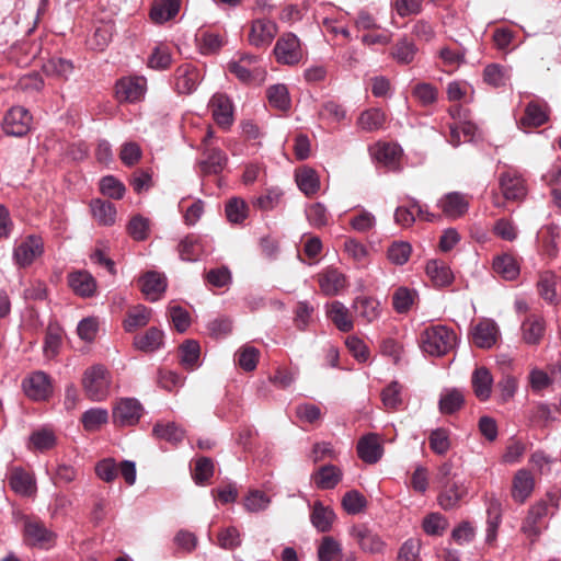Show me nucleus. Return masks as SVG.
<instances>
[{
  "mask_svg": "<svg viewBox=\"0 0 561 561\" xmlns=\"http://www.w3.org/2000/svg\"><path fill=\"white\" fill-rule=\"evenodd\" d=\"M548 515V503L545 501L534 504L522 525V531L534 542L540 536L542 519Z\"/></svg>",
  "mask_w": 561,
  "mask_h": 561,
  "instance_id": "obj_13",
  "label": "nucleus"
},
{
  "mask_svg": "<svg viewBox=\"0 0 561 561\" xmlns=\"http://www.w3.org/2000/svg\"><path fill=\"white\" fill-rule=\"evenodd\" d=\"M151 318V310L144 305H137L129 309L126 319L124 320V329L127 332L136 331L139 328L147 325Z\"/></svg>",
  "mask_w": 561,
  "mask_h": 561,
  "instance_id": "obj_35",
  "label": "nucleus"
},
{
  "mask_svg": "<svg viewBox=\"0 0 561 561\" xmlns=\"http://www.w3.org/2000/svg\"><path fill=\"white\" fill-rule=\"evenodd\" d=\"M108 421V412L103 408H92L87 410L82 416L81 422L85 431H99Z\"/></svg>",
  "mask_w": 561,
  "mask_h": 561,
  "instance_id": "obj_45",
  "label": "nucleus"
},
{
  "mask_svg": "<svg viewBox=\"0 0 561 561\" xmlns=\"http://www.w3.org/2000/svg\"><path fill=\"white\" fill-rule=\"evenodd\" d=\"M471 383L473 392L479 400L485 401L491 397L493 377L488 368H476L472 373Z\"/></svg>",
  "mask_w": 561,
  "mask_h": 561,
  "instance_id": "obj_29",
  "label": "nucleus"
},
{
  "mask_svg": "<svg viewBox=\"0 0 561 561\" xmlns=\"http://www.w3.org/2000/svg\"><path fill=\"white\" fill-rule=\"evenodd\" d=\"M271 499L262 491L251 490L244 497V508L250 513H257L268 507Z\"/></svg>",
  "mask_w": 561,
  "mask_h": 561,
  "instance_id": "obj_55",
  "label": "nucleus"
},
{
  "mask_svg": "<svg viewBox=\"0 0 561 561\" xmlns=\"http://www.w3.org/2000/svg\"><path fill=\"white\" fill-rule=\"evenodd\" d=\"M511 79V71L507 67L499 64H490L483 69V80L493 88L506 85Z\"/></svg>",
  "mask_w": 561,
  "mask_h": 561,
  "instance_id": "obj_37",
  "label": "nucleus"
},
{
  "mask_svg": "<svg viewBox=\"0 0 561 561\" xmlns=\"http://www.w3.org/2000/svg\"><path fill=\"white\" fill-rule=\"evenodd\" d=\"M218 545L228 550L238 548L241 545L240 531L233 526L221 529L218 534Z\"/></svg>",
  "mask_w": 561,
  "mask_h": 561,
  "instance_id": "obj_64",
  "label": "nucleus"
},
{
  "mask_svg": "<svg viewBox=\"0 0 561 561\" xmlns=\"http://www.w3.org/2000/svg\"><path fill=\"white\" fill-rule=\"evenodd\" d=\"M463 396L457 389L446 390L439 399V410L444 414H450L460 409Z\"/></svg>",
  "mask_w": 561,
  "mask_h": 561,
  "instance_id": "obj_54",
  "label": "nucleus"
},
{
  "mask_svg": "<svg viewBox=\"0 0 561 561\" xmlns=\"http://www.w3.org/2000/svg\"><path fill=\"white\" fill-rule=\"evenodd\" d=\"M468 486L465 482H448L442 485L438 495V504L445 511L453 510L458 506L459 502L467 495Z\"/></svg>",
  "mask_w": 561,
  "mask_h": 561,
  "instance_id": "obj_19",
  "label": "nucleus"
},
{
  "mask_svg": "<svg viewBox=\"0 0 561 561\" xmlns=\"http://www.w3.org/2000/svg\"><path fill=\"white\" fill-rule=\"evenodd\" d=\"M90 209L99 225L112 226L115 224L117 210L113 203L95 198L91 201Z\"/></svg>",
  "mask_w": 561,
  "mask_h": 561,
  "instance_id": "obj_30",
  "label": "nucleus"
},
{
  "mask_svg": "<svg viewBox=\"0 0 561 561\" xmlns=\"http://www.w3.org/2000/svg\"><path fill=\"white\" fill-rule=\"evenodd\" d=\"M175 89L181 94H191L198 87L202 75L197 67L192 64L179 66L174 73Z\"/></svg>",
  "mask_w": 561,
  "mask_h": 561,
  "instance_id": "obj_16",
  "label": "nucleus"
},
{
  "mask_svg": "<svg viewBox=\"0 0 561 561\" xmlns=\"http://www.w3.org/2000/svg\"><path fill=\"white\" fill-rule=\"evenodd\" d=\"M44 71L66 79L72 73L73 65L68 59L51 58L44 65Z\"/></svg>",
  "mask_w": 561,
  "mask_h": 561,
  "instance_id": "obj_60",
  "label": "nucleus"
},
{
  "mask_svg": "<svg viewBox=\"0 0 561 561\" xmlns=\"http://www.w3.org/2000/svg\"><path fill=\"white\" fill-rule=\"evenodd\" d=\"M163 342V332L157 328H150L146 333L135 336L134 345L142 352H153L158 350Z\"/></svg>",
  "mask_w": 561,
  "mask_h": 561,
  "instance_id": "obj_38",
  "label": "nucleus"
},
{
  "mask_svg": "<svg viewBox=\"0 0 561 561\" xmlns=\"http://www.w3.org/2000/svg\"><path fill=\"white\" fill-rule=\"evenodd\" d=\"M153 434L161 439L176 444L184 437V431L174 423L156 424Z\"/></svg>",
  "mask_w": 561,
  "mask_h": 561,
  "instance_id": "obj_56",
  "label": "nucleus"
},
{
  "mask_svg": "<svg viewBox=\"0 0 561 561\" xmlns=\"http://www.w3.org/2000/svg\"><path fill=\"white\" fill-rule=\"evenodd\" d=\"M181 0H158L150 10L154 23L162 24L173 19L180 11Z\"/></svg>",
  "mask_w": 561,
  "mask_h": 561,
  "instance_id": "obj_32",
  "label": "nucleus"
},
{
  "mask_svg": "<svg viewBox=\"0 0 561 561\" xmlns=\"http://www.w3.org/2000/svg\"><path fill=\"white\" fill-rule=\"evenodd\" d=\"M82 387L91 401H103L111 393L112 375L103 365H93L84 371Z\"/></svg>",
  "mask_w": 561,
  "mask_h": 561,
  "instance_id": "obj_2",
  "label": "nucleus"
},
{
  "mask_svg": "<svg viewBox=\"0 0 561 561\" xmlns=\"http://www.w3.org/2000/svg\"><path fill=\"white\" fill-rule=\"evenodd\" d=\"M350 225L353 230L364 233L375 227L376 218L371 213L362 209L350 219Z\"/></svg>",
  "mask_w": 561,
  "mask_h": 561,
  "instance_id": "obj_63",
  "label": "nucleus"
},
{
  "mask_svg": "<svg viewBox=\"0 0 561 561\" xmlns=\"http://www.w3.org/2000/svg\"><path fill=\"white\" fill-rule=\"evenodd\" d=\"M407 199L408 205L399 206L394 211L397 224L409 227L415 221L416 216L425 221H433L436 218L434 214L430 213L415 198L407 197Z\"/></svg>",
  "mask_w": 561,
  "mask_h": 561,
  "instance_id": "obj_10",
  "label": "nucleus"
},
{
  "mask_svg": "<svg viewBox=\"0 0 561 561\" xmlns=\"http://www.w3.org/2000/svg\"><path fill=\"white\" fill-rule=\"evenodd\" d=\"M557 276L552 272H543L540 274L538 280V291L539 295L549 304H557Z\"/></svg>",
  "mask_w": 561,
  "mask_h": 561,
  "instance_id": "obj_50",
  "label": "nucleus"
},
{
  "mask_svg": "<svg viewBox=\"0 0 561 561\" xmlns=\"http://www.w3.org/2000/svg\"><path fill=\"white\" fill-rule=\"evenodd\" d=\"M112 36L113 24H102L95 28L93 36L90 38V45L93 49L103 50L111 42Z\"/></svg>",
  "mask_w": 561,
  "mask_h": 561,
  "instance_id": "obj_61",
  "label": "nucleus"
},
{
  "mask_svg": "<svg viewBox=\"0 0 561 561\" xmlns=\"http://www.w3.org/2000/svg\"><path fill=\"white\" fill-rule=\"evenodd\" d=\"M488 520L485 541L493 543L496 540L497 529L502 520V507L500 501L495 496H491L488 501Z\"/></svg>",
  "mask_w": 561,
  "mask_h": 561,
  "instance_id": "obj_31",
  "label": "nucleus"
},
{
  "mask_svg": "<svg viewBox=\"0 0 561 561\" xmlns=\"http://www.w3.org/2000/svg\"><path fill=\"white\" fill-rule=\"evenodd\" d=\"M100 192L113 199H122L125 195L126 187L123 182L113 175H105L100 180Z\"/></svg>",
  "mask_w": 561,
  "mask_h": 561,
  "instance_id": "obj_53",
  "label": "nucleus"
},
{
  "mask_svg": "<svg viewBox=\"0 0 561 561\" xmlns=\"http://www.w3.org/2000/svg\"><path fill=\"white\" fill-rule=\"evenodd\" d=\"M68 284L75 294L81 297H91L96 291V282L94 277L85 271L70 273L68 276Z\"/></svg>",
  "mask_w": 561,
  "mask_h": 561,
  "instance_id": "obj_26",
  "label": "nucleus"
},
{
  "mask_svg": "<svg viewBox=\"0 0 561 561\" xmlns=\"http://www.w3.org/2000/svg\"><path fill=\"white\" fill-rule=\"evenodd\" d=\"M428 444L436 455L447 454L451 446L449 431L443 427L433 430L428 436Z\"/></svg>",
  "mask_w": 561,
  "mask_h": 561,
  "instance_id": "obj_51",
  "label": "nucleus"
},
{
  "mask_svg": "<svg viewBox=\"0 0 561 561\" xmlns=\"http://www.w3.org/2000/svg\"><path fill=\"white\" fill-rule=\"evenodd\" d=\"M205 159L198 162L203 174H219L226 167L228 158L226 153L218 148H206Z\"/></svg>",
  "mask_w": 561,
  "mask_h": 561,
  "instance_id": "obj_28",
  "label": "nucleus"
},
{
  "mask_svg": "<svg viewBox=\"0 0 561 561\" xmlns=\"http://www.w3.org/2000/svg\"><path fill=\"white\" fill-rule=\"evenodd\" d=\"M391 300L393 310L399 314H405L419 301V293L414 288L400 286L394 289Z\"/></svg>",
  "mask_w": 561,
  "mask_h": 561,
  "instance_id": "obj_25",
  "label": "nucleus"
},
{
  "mask_svg": "<svg viewBox=\"0 0 561 561\" xmlns=\"http://www.w3.org/2000/svg\"><path fill=\"white\" fill-rule=\"evenodd\" d=\"M216 124L227 130L233 124V104L225 93H215L208 103Z\"/></svg>",
  "mask_w": 561,
  "mask_h": 561,
  "instance_id": "obj_9",
  "label": "nucleus"
},
{
  "mask_svg": "<svg viewBox=\"0 0 561 561\" xmlns=\"http://www.w3.org/2000/svg\"><path fill=\"white\" fill-rule=\"evenodd\" d=\"M417 50L412 41L403 37L394 44L390 55L399 65H409L414 60Z\"/></svg>",
  "mask_w": 561,
  "mask_h": 561,
  "instance_id": "obj_39",
  "label": "nucleus"
},
{
  "mask_svg": "<svg viewBox=\"0 0 561 561\" xmlns=\"http://www.w3.org/2000/svg\"><path fill=\"white\" fill-rule=\"evenodd\" d=\"M139 288L149 301H158L162 298L168 287L167 276L158 271H147L138 278Z\"/></svg>",
  "mask_w": 561,
  "mask_h": 561,
  "instance_id": "obj_8",
  "label": "nucleus"
},
{
  "mask_svg": "<svg viewBox=\"0 0 561 561\" xmlns=\"http://www.w3.org/2000/svg\"><path fill=\"white\" fill-rule=\"evenodd\" d=\"M296 182L299 190L308 196L316 194L320 187L319 176L312 169H302L298 172Z\"/></svg>",
  "mask_w": 561,
  "mask_h": 561,
  "instance_id": "obj_49",
  "label": "nucleus"
},
{
  "mask_svg": "<svg viewBox=\"0 0 561 561\" xmlns=\"http://www.w3.org/2000/svg\"><path fill=\"white\" fill-rule=\"evenodd\" d=\"M448 141L454 146H459L462 141H469L476 134V126L467 121H460L449 126Z\"/></svg>",
  "mask_w": 561,
  "mask_h": 561,
  "instance_id": "obj_44",
  "label": "nucleus"
},
{
  "mask_svg": "<svg viewBox=\"0 0 561 561\" xmlns=\"http://www.w3.org/2000/svg\"><path fill=\"white\" fill-rule=\"evenodd\" d=\"M277 33L278 26L273 20L255 19L251 22L248 42L255 48H265L271 45Z\"/></svg>",
  "mask_w": 561,
  "mask_h": 561,
  "instance_id": "obj_5",
  "label": "nucleus"
},
{
  "mask_svg": "<svg viewBox=\"0 0 561 561\" xmlns=\"http://www.w3.org/2000/svg\"><path fill=\"white\" fill-rule=\"evenodd\" d=\"M493 270L504 279L513 280L519 275V265L511 254L499 255L493 261Z\"/></svg>",
  "mask_w": 561,
  "mask_h": 561,
  "instance_id": "obj_41",
  "label": "nucleus"
},
{
  "mask_svg": "<svg viewBox=\"0 0 561 561\" xmlns=\"http://www.w3.org/2000/svg\"><path fill=\"white\" fill-rule=\"evenodd\" d=\"M355 537L360 549L368 553H379L383 550L385 543L381 538L368 529H358Z\"/></svg>",
  "mask_w": 561,
  "mask_h": 561,
  "instance_id": "obj_46",
  "label": "nucleus"
},
{
  "mask_svg": "<svg viewBox=\"0 0 561 561\" xmlns=\"http://www.w3.org/2000/svg\"><path fill=\"white\" fill-rule=\"evenodd\" d=\"M523 339L527 344H538L545 332L543 320L530 316L522 324Z\"/></svg>",
  "mask_w": 561,
  "mask_h": 561,
  "instance_id": "obj_43",
  "label": "nucleus"
},
{
  "mask_svg": "<svg viewBox=\"0 0 561 561\" xmlns=\"http://www.w3.org/2000/svg\"><path fill=\"white\" fill-rule=\"evenodd\" d=\"M352 308L356 316L365 323L376 321L381 314L379 300L370 296H358L354 298Z\"/></svg>",
  "mask_w": 561,
  "mask_h": 561,
  "instance_id": "obj_20",
  "label": "nucleus"
},
{
  "mask_svg": "<svg viewBox=\"0 0 561 561\" xmlns=\"http://www.w3.org/2000/svg\"><path fill=\"white\" fill-rule=\"evenodd\" d=\"M25 394L35 401L46 400L51 393L49 377L43 371L31 374L23 381Z\"/></svg>",
  "mask_w": 561,
  "mask_h": 561,
  "instance_id": "obj_14",
  "label": "nucleus"
},
{
  "mask_svg": "<svg viewBox=\"0 0 561 561\" xmlns=\"http://www.w3.org/2000/svg\"><path fill=\"white\" fill-rule=\"evenodd\" d=\"M366 504V499L359 492L354 490L345 493L342 499L343 508L348 514L353 515L360 513L365 508Z\"/></svg>",
  "mask_w": 561,
  "mask_h": 561,
  "instance_id": "obj_62",
  "label": "nucleus"
},
{
  "mask_svg": "<svg viewBox=\"0 0 561 561\" xmlns=\"http://www.w3.org/2000/svg\"><path fill=\"white\" fill-rule=\"evenodd\" d=\"M266 96L270 102V105L279 111H288L291 106V100L289 96L288 89L283 83L271 85L266 90Z\"/></svg>",
  "mask_w": 561,
  "mask_h": 561,
  "instance_id": "obj_42",
  "label": "nucleus"
},
{
  "mask_svg": "<svg viewBox=\"0 0 561 561\" xmlns=\"http://www.w3.org/2000/svg\"><path fill=\"white\" fill-rule=\"evenodd\" d=\"M197 47L201 54L211 55L220 50L224 45V38L211 32H202L196 36Z\"/></svg>",
  "mask_w": 561,
  "mask_h": 561,
  "instance_id": "obj_47",
  "label": "nucleus"
},
{
  "mask_svg": "<svg viewBox=\"0 0 561 561\" xmlns=\"http://www.w3.org/2000/svg\"><path fill=\"white\" fill-rule=\"evenodd\" d=\"M33 117L23 106H12L2 119V130L8 136L23 137L32 127Z\"/></svg>",
  "mask_w": 561,
  "mask_h": 561,
  "instance_id": "obj_4",
  "label": "nucleus"
},
{
  "mask_svg": "<svg viewBox=\"0 0 561 561\" xmlns=\"http://www.w3.org/2000/svg\"><path fill=\"white\" fill-rule=\"evenodd\" d=\"M147 80L144 77L122 78L116 83V95L119 101L135 103L144 99Z\"/></svg>",
  "mask_w": 561,
  "mask_h": 561,
  "instance_id": "obj_11",
  "label": "nucleus"
},
{
  "mask_svg": "<svg viewBox=\"0 0 561 561\" xmlns=\"http://www.w3.org/2000/svg\"><path fill=\"white\" fill-rule=\"evenodd\" d=\"M320 290L325 296H337L346 290L348 283L346 276L335 268H328L318 274Z\"/></svg>",
  "mask_w": 561,
  "mask_h": 561,
  "instance_id": "obj_17",
  "label": "nucleus"
},
{
  "mask_svg": "<svg viewBox=\"0 0 561 561\" xmlns=\"http://www.w3.org/2000/svg\"><path fill=\"white\" fill-rule=\"evenodd\" d=\"M342 551L341 545L333 537H323L319 548V561H333Z\"/></svg>",
  "mask_w": 561,
  "mask_h": 561,
  "instance_id": "obj_59",
  "label": "nucleus"
},
{
  "mask_svg": "<svg viewBox=\"0 0 561 561\" xmlns=\"http://www.w3.org/2000/svg\"><path fill=\"white\" fill-rule=\"evenodd\" d=\"M273 53L278 64L294 66L304 58L300 39L294 33H285L277 41Z\"/></svg>",
  "mask_w": 561,
  "mask_h": 561,
  "instance_id": "obj_3",
  "label": "nucleus"
},
{
  "mask_svg": "<svg viewBox=\"0 0 561 561\" xmlns=\"http://www.w3.org/2000/svg\"><path fill=\"white\" fill-rule=\"evenodd\" d=\"M437 206L446 217L457 219L468 211L469 199L460 192H450L438 199Z\"/></svg>",
  "mask_w": 561,
  "mask_h": 561,
  "instance_id": "obj_15",
  "label": "nucleus"
},
{
  "mask_svg": "<svg viewBox=\"0 0 561 561\" xmlns=\"http://www.w3.org/2000/svg\"><path fill=\"white\" fill-rule=\"evenodd\" d=\"M142 407L136 399H119L113 408V422L117 426H131L138 423Z\"/></svg>",
  "mask_w": 561,
  "mask_h": 561,
  "instance_id": "obj_6",
  "label": "nucleus"
},
{
  "mask_svg": "<svg viewBox=\"0 0 561 561\" xmlns=\"http://www.w3.org/2000/svg\"><path fill=\"white\" fill-rule=\"evenodd\" d=\"M412 95L423 105L428 106L437 101V89L427 82H420L415 84L412 90Z\"/></svg>",
  "mask_w": 561,
  "mask_h": 561,
  "instance_id": "obj_58",
  "label": "nucleus"
},
{
  "mask_svg": "<svg viewBox=\"0 0 561 561\" xmlns=\"http://www.w3.org/2000/svg\"><path fill=\"white\" fill-rule=\"evenodd\" d=\"M448 525V519L436 512L427 514L422 522V528L428 536H443Z\"/></svg>",
  "mask_w": 561,
  "mask_h": 561,
  "instance_id": "obj_48",
  "label": "nucleus"
},
{
  "mask_svg": "<svg viewBox=\"0 0 561 561\" xmlns=\"http://www.w3.org/2000/svg\"><path fill=\"white\" fill-rule=\"evenodd\" d=\"M387 116L381 108L373 107L360 113L357 126L364 131L373 133L385 127Z\"/></svg>",
  "mask_w": 561,
  "mask_h": 561,
  "instance_id": "obj_33",
  "label": "nucleus"
},
{
  "mask_svg": "<svg viewBox=\"0 0 561 561\" xmlns=\"http://www.w3.org/2000/svg\"><path fill=\"white\" fill-rule=\"evenodd\" d=\"M312 525L321 533H327L331 529L335 519V514L330 507L323 506L322 503L317 502L313 505L310 516Z\"/></svg>",
  "mask_w": 561,
  "mask_h": 561,
  "instance_id": "obj_36",
  "label": "nucleus"
},
{
  "mask_svg": "<svg viewBox=\"0 0 561 561\" xmlns=\"http://www.w3.org/2000/svg\"><path fill=\"white\" fill-rule=\"evenodd\" d=\"M456 333L446 325L437 324L426 328L420 335L422 351L431 356H443L456 345Z\"/></svg>",
  "mask_w": 561,
  "mask_h": 561,
  "instance_id": "obj_1",
  "label": "nucleus"
},
{
  "mask_svg": "<svg viewBox=\"0 0 561 561\" xmlns=\"http://www.w3.org/2000/svg\"><path fill=\"white\" fill-rule=\"evenodd\" d=\"M341 479L342 471L333 465L323 466L313 474V481L320 489H333Z\"/></svg>",
  "mask_w": 561,
  "mask_h": 561,
  "instance_id": "obj_40",
  "label": "nucleus"
},
{
  "mask_svg": "<svg viewBox=\"0 0 561 561\" xmlns=\"http://www.w3.org/2000/svg\"><path fill=\"white\" fill-rule=\"evenodd\" d=\"M9 484L12 490L22 496H32L36 493L35 478L22 468H13L9 474Z\"/></svg>",
  "mask_w": 561,
  "mask_h": 561,
  "instance_id": "obj_23",
  "label": "nucleus"
},
{
  "mask_svg": "<svg viewBox=\"0 0 561 561\" xmlns=\"http://www.w3.org/2000/svg\"><path fill=\"white\" fill-rule=\"evenodd\" d=\"M325 313L330 321L342 332L354 329V320L348 308L341 301L334 300L325 305Z\"/></svg>",
  "mask_w": 561,
  "mask_h": 561,
  "instance_id": "obj_22",
  "label": "nucleus"
},
{
  "mask_svg": "<svg viewBox=\"0 0 561 561\" xmlns=\"http://www.w3.org/2000/svg\"><path fill=\"white\" fill-rule=\"evenodd\" d=\"M534 490V478L528 470H518L512 484V497L515 502L524 503Z\"/></svg>",
  "mask_w": 561,
  "mask_h": 561,
  "instance_id": "obj_27",
  "label": "nucleus"
},
{
  "mask_svg": "<svg viewBox=\"0 0 561 561\" xmlns=\"http://www.w3.org/2000/svg\"><path fill=\"white\" fill-rule=\"evenodd\" d=\"M250 208L247 202L240 197H231L225 206L227 220L233 225H241L249 217Z\"/></svg>",
  "mask_w": 561,
  "mask_h": 561,
  "instance_id": "obj_34",
  "label": "nucleus"
},
{
  "mask_svg": "<svg viewBox=\"0 0 561 561\" xmlns=\"http://www.w3.org/2000/svg\"><path fill=\"white\" fill-rule=\"evenodd\" d=\"M24 536L27 543L44 547L54 539V534L37 519L27 518L24 522Z\"/></svg>",
  "mask_w": 561,
  "mask_h": 561,
  "instance_id": "obj_24",
  "label": "nucleus"
},
{
  "mask_svg": "<svg viewBox=\"0 0 561 561\" xmlns=\"http://www.w3.org/2000/svg\"><path fill=\"white\" fill-rule=\"evenodd\" d=\"M358 457L366 463H376L382 457L383 448L377 434H367L357 443Z\"/></svg>",
  "mask_w": 561,
  "mask_h": 561,
  "instance_id": "obj_21",
  "label": "nucleus"
},
{
  "mask_svg": "<svg viewBox=\"0 0 561 561\" xmlns=\"http://www.w3.org/2000/svg\"><path fill=\"white\" fill-rule=\"evenodd\" d=\"M426 273L437 286H446L453 279L450 270L443 262L436 260L426 264Z\"/></svg>",
  "mask_w": 561,
  "mask_h": 561,
  "instance_id": "obj_52",
  "label": "nucleus"
},
{
  "mask_svg": "<svg viewBox=\"0 0 561 561\" xmlns=\"http://www.w3.org/2000/svg\"><path fill=\"white\" fill-rule=\"evenodd\" d=\"M499 181L505 199L522 201L526 196L525 180L516 170H508L502 173Z\"/></svg>",
  "mask_w": 561,
  "mask_h": 561,
  "instance_id": "obj_12",
  "label": "nucleus"
},
{
  "mask_svg": "<svg viewBox=\"0 0 561 561\" xmlns=\"http://www.w3.org/2000/svg\"><path fill=\"white\" fill-rule=\"evenodd\" d=\"M550 108L543 100H533L525 106L518 127L524 131L545 125L549 121Z\"/></svg>",
  "mask_w": 561,
  "mask_h": 561,
  "instance_id": "obj_7",
  "label": "nucleus"
},
{
  "mask_svg": "<svg viewBox=\"0 0 561 561\" xmlns=\"http://www.w3.org/2000/svg\"><path fill=\"white\" fill-rule=\"evenodd\" d=\"M149 219L141 215L134 216L127 226V231L136 242L145 241L149 233Z\"/></svg>",
  "mask_w": 561,
  "mask_h": 561,
  "instance_id": "obj_57",
  "label": "nucleus"
},
{
  "mask_svg": "<svg viewBox=\"0 0 561 561\" xmlns=\"http://www.w3.org/2000/svg\"><path fill=\"white\" fill-rule=\"evenodd\" d=\"M472 341L480 348H491L500 336L497 324L491 319H482L472 330Z\"/></svg>",
  "mask_w": 561,
  "mask_h": 561,
  "instance_id": "obj_18",
  "label": "nucleus"
}]
</instances>
